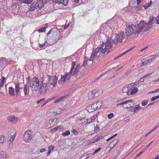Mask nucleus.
Instances as JSON below:
<instances>
[{"label":"nucleus","instance_id":"1","mask_svg":"<svg viewBox=\"0 0 159 159\" xmlns=\"http://www.w3.org/2000/svg\"><path fill=\"white\" fill-rule=\"evenodd\" d=\"M139 24L137 26L131 25L128 26L126 28V35L128 36H130L133 34L140 32L143 30V28L139 26Z\"/></svg>","mask_w":159,"mask_h":159},{"label":"nucleus","instance_id":"2","mask_svg":"<svg viewBox=\"0 0 159 159\" xmlns=\"http://www.w3.org/2000/svg\"><path fill=\"white\" fill-rule=\"evenodd\" d=\"M23 89L24 95L26 96L28 94L29 92L30 87L27 84L25 85L23 83H18L15 84L16 93L17 95H21V92L20 90Z\"/></svg>","mask_w":159,"mask_h":159},{"label":"nucleus","instance_id":"3","mask_svg":"<svg viewBox=\"0 0 159 159\" xmlns=\"http://www.w3.org/2000/svg\"><path fill=\"white\" fill-rule=\"evenodd\" d=\"M113 42L109 39H108L105 44H102L100 51L102 54H108L109 52L112 50L113 46Z\"/></svg>","mask_w":159,"mask_h":159},{"label":"nucleus","instance_id":"4","mask_svg":"<svg viewBox=\"0 0 159 159\" xmlns=\"http://www.w3.org/2000/svg\"><path fill=\"white\" fill-rule=\"evenodd\" d=\"M149 20L148 23L145 22L144 20H142L139 23V26L143 28L145 31L148 30L151 28V26L153 24L154 22V17L153 16H151L149 18Z\"/></svg>","mask_w":159,"mask_h":159},{"label":"nucleus","instance_id":"5","mask_svg":"<svg viewBox=\"0 0 159 159\" xmlns=\"http://www.w3.org/2000/svg\"><path fill=\"white\" fill-rule=\"evenodd\" d=\"M103 92V90L102 89H94L89 93L88 98L89 99H94L101 95Z\"/></svg>","mask_w":159,"mask_h":159},{"label":"nucleus","instance_id":"6","mask_svg":"<svg viewBox=\"0 0 159 159\" xmlns=\"http://www.w3.org/2000/svg\"><path fill=\"white\" fill-rule=\"evenodd\" d=\"M30 86L32 90L36 91L38 89L39 83L38 78L35 77L30 81Z\"/></svg>","mask_w":159,"mask_h":159},{"label":"nucleus","instance_id":"7","mask_svg":"<svg viewBox=\"0 0 159 159\" xmlns=\"http://www.w3.org/2000/svg\"><path fill=\"white\" fill-rule=\"evenodd\" d=\"M47 78L48 80V84L49 86L51 87V86L52 85V87H53L56 86L57 80V78L56 75L52 76L51 75H47Z\"/></svg>","mask_w":159,"mask_h":159},{"label":"nucleus","instance_id":"8","mask_svg":"<svg viewBox=\"0 0 159 159\" xmlns=\"http://www.w3.org/2000/svg\"><path fill=\"white\" fill-rule=\"evenodd\" d=\"M52 34L53 35V36L55 39V40L57 41L60 39V32L57 29H52L50 30L47 34L48 35L50 34Z\"/></svg>","mask_w":159,"mask_h":159},{"label":"nucleus","instance_id":"9","mask_svg":"<svg viewBox=\"0 0 159 159\" xmlns=\"http://www.w3.org/2000/svg\"><path fill=\"white\" fill-rule=\"evenodd\" d=\"M8 140L10 142V143H11L15 137V135L16 133V129L14 128H11V130L9 129H8Z\"/></svg>","mask_w":159,"mask_h":159},{"label":"nucleus","instance_id":"10","mask_svg":"<svg viewBox=\"0 0 159 159\" xmlns=\"http://www.w3.org/2000/svg\"><path fill=\"white\" fill-rule=\"evenodd\" d=\"M125 38V35L124 34V32H120L117 35L116 38L115 40H112L111 41L113 42V43H114L115 45H116L118 43L121 42L123 39Z\"/></svg>","mask_w":159,"mask_h":159},{"label":"nucleus","instance_id":"11","mask_svg":"<svg viewBox=\"0 0 159 159\" xmlns=\"http://www.w3.org/2000/svg\"><path fill=\"white\" fill-rule=\"evenodd\" d=\"M131 87L129 86V84L125 86L122 89V92L125 95V97L124 98H126L129 95V92L131 91Z\"/></svg>","mask_w":159,"mask_h":159},{"label":"nucleus","instance_id":"12","mask_svg":"<svg viewBox=\"0 0 159 159\" xmlns=\"http://www.w3.org/2000/svg\"><path fill=\"white\" fill-rule=\"evenodd\" d=\"M72 74L70 73V72L66 73L63 75H61L60 80L58 81V84L62 85L65 82L66 79H68L70 78V75Z\"/></svg>","mask_w":159,"mask_h":159},{"label":"nucleus","instance_id":"13","mask_svg":"<svg viewBox=\"0 0 159 159\" xmlns=\"http://www.w3.org/2000/svg\"><path fill=\"white\" fill-rule=\"evenodd\" d=\"M72 97L70 94H66L64 95L61 96V97H59L58 95H56L54 96L50 99H72Z\"/></svg>","mask_w":159,"mask_h":159},{"label":"nucleus","instance_id":"14","mask_svg":"<svg viewBox=\"0 0 159 159\" xmlns=\"http://www.w3.org/2000/svg\"><path fill=\"white\" fill-rule=\"evenodd\" d=\"M41 85H40L39 90L41 93H45L47 90V82H45V80L42 81Z\"/></svg>","mask_w":159,"mask_h":159},{"label":"nucleus","instance_id":"15","mask_svg":"<svg viewBox=\"0 0 159 159\" xmlns=\"http://www.w3.org/2000/svg\"><path fill=\"white\" fill-rule=\"evenodd\" d=\"M100 48H97L94 50H93L89 59V61H93L94 59L96 57L98 54L100 53Z\"/></svg>","mask_w":159,"mask_h":159},{"label":"nucleus","instance_id":"16","mask_svg":"<svg viewBox=\"0 0 159 159\" xmlns=\"http://www.w3.org/2000/svg\"><path fill=\"white\" fill-rule=\"evenodd\" d=\"M102 102L101 100H98L96 102H94L91 106V107L94 110H97V109L100 108L102 105Z\"/></svg>","mask_w":159,"mask_h":159},{"label":"nucleus","instance_id":"17","mask_svg":"<svg viewBox=\"0 0 159 159\" xmlns=\"http://www.w3.org/2000/svg\"><path fill=\"white\" fill-rule=\"evenodd\" d=\"M133 100H127L125 102H122L120 103H117V106H118L119 105H122L123 107L124 108H127V109L130 108V106L131 104H129V103H131L132 102Z\"/></svg>","mask_w":159,"mask_h":159},{"label":"nucleus","instance_id":"18","mask_svg":"<svg viewBox=\"0 0 159 159\" xmlns=\"http://www.w3.org/2000/svg\"><path fill=\"white\" fill-rule=\"evenodd\" d=\"M31 132L30 131H27L24 134L23 139L25 141H30L32 137L31 136Z\"/></svg>","mask_w":159,"mask_h":159},{"label":"nucleus","instance_id":"19","mask_svg":"<svg viewBox=\"0 0 159 159\" xmlns=\"http://www.w3.org/2000/svg\"><path fill=\"white\" fill-rule=\"evenodd\" d=\"M7 60L4 57H2L0 58V66L2 67L5 66L7 63Z\"/></svg>","mask_w":159,"mask_h":159},{"label":"nucleus","instance_id":"20","mask_svg":"<svg viewBox=\"0 0 159 159\" xmlns=\"http://www.w3.org/2000/svg\"><path fill=\"white\" fill-rule=\"evenodd\" d=\"M141 108V107L138 105H136L134 107H132V106H130V109L131 111H134V113L136 112L137 111H139Z\"/></svg>","mask_w":159,"mask_h":159},{"label":"nucleus","instance_id":"21","mask_svg":"<svg viewBox=\"0 0 159 159\" xmlns=\"http://www.w3.org/2000/svg\"><path fill=\"white\" fill-rule=\"evenodd\" d=\"M38 47L40 48H42L44 47L47 43V41L45 39H42L39 42Z\"/></svg>","mask_w":159,"mask_h":159},{"label":"nucleus","instance_id":"22","mask_svg":"<svg viewBox=\"0 0 159 159\" xmlns=\"http://www.w3.org/2000/svg\"><path fill=\"white\" fill-rule=\"evenodd\" d=\"M82 67V66L79 64H78L75 68L73 73L72 74V75L74 76H75L77 75V74L79 71L80 69Z\"/></svg>","mask_w":159,"mask_h":159},{"label":"nucleus","instance_id":"23","mask_svg":"<svg viewBox=\"0 0 159 159\" xmlns=\"http://www.w3.org/2000/svg\"><path fill=\"white\" fill-rule=\"evenodd\" d=\"M131 91V92H129V95H132L138 92V88L137 87L132 86Z\"/></svg>","mask_w":159,"mask_h":159},{"label":"nucleus","instance_id":"24","mask_svg":"<svg viewBox=\"0 0 159 159\" xmlns=\"http://www.w3.org/2000/svg\"><path fill=\"white\" fill-rule=\"evenodd\" d=\"M44 4L43 2V0L38 1L36 3V5L39 9H41L44 6Z\"/></svg>","mask_w":159,"mask_h":159},{"label":"nucleus","instance_id":"25","mask_svg":"<svg viewBox=\"0 0 159 159\" xmlns=\"http://www.w3.org/2000/svg\"><path fill=\"white\" fill-rule=\"evenodd\" d=\"M8 157L6 153L4 151L0 152V159H7Z\"/></svg>","mask_w":159,"mask_h":159},{"label":"nucleus","instance_id":"26","mask_svg":"<svg viewBox=\"0 0 159 159\" xmlns=\"http://www.w3.org/2000/svg\"><path fill=\"white\" fill-rule=\"evenodd\" d=\"M148 62H149V58L147 57L141 61L140 62V65L141 66H142L143 65L146 64Z\"/></svg>","mask_w":159,"mask_h":159},{"label":"nucleus","instance_id":"27","mask_svg":"<svg viewBox=\"0 0 159 159\" xmlns=\"http://www.w3.org/2000/svg\"><path fill=\"white\" fill-rule=\"evenodd\" d=\"M9 93L11 96L14 97L15 95L14 89L12 87L9 88Z\"/></svg>","mask_w":159,"mask_h":159},{"label":"nucleus","instance_id":"28","mask_svg":"<svg viewBox=\"0 0 159 159\" xmlns=\"http://www.w3.org/2000/svg\"><path fill=\"white\" fill-rule=\"evenodd\" d=\"M47 25L48 24H45L44 27H42L40 29H39L38 31L39 32V33H40L41 32H45L46 31V29L47 28Z\"/></svg>","mask_w":159,"mask_h":159},{"label":"nucleus","instance_id":"29","mask_svg":"<svg viewBox=\"0 0 159 159\" xmlns=\"http://www.w3.org/2000/svg\"><path fill=\"white\" fill-rule=\"evenodd\" d=\"M97 135L95 136L90 140V142L92 143H94L99 140Z\"/></svg>","mask_w":159,"mask_h":159},{"label":"nucleus","instance_id":"30","mask_svg":"<svg viewBox=\"0 0 159 159\" xmlns=\"http://www.w3.org/2000/svg\"><path fill=\"white\" fill-rule=\"evenodd\" d=\"M8 120L12 123H14L17 120L18 118L14 116H12L9 118Z\"/></svg>","mask_w":159,"mask_h":159},{"label":"nucleus","instance_id":"31","mask_svg":"<svg viewBox=\"0 0 159 159\" xmlns=\"http://www.w3.org/2000/svg\"><path fill=\"white\" fill-rule=\"evenodd\" d=\"M76 65V62L74 61L72 62V66L71 68L70 71V73L72 74L73 72V70L75 68V66Z\"/></svg>","mask_w":159,"mask_h":159},{"label":"nucleus","instance_id":"32","mask_svg":"<svg viewBox=\"0 0 159 159\" xmlns=\"http://www.w3.org/2000/svg\"><path fill=\"white\" fill-rule=\"evenodd\" d=\"M89 61V59L88 57H85L84 61L83 64L81 65V66L82 67H85L86 65H87V63L88 61Z\"/></svg>","mask_w":159,"mask_h":159},{"label":"nucleus","instance_id":"33","mask_svg":"<svg viewBox=\"0 0 159 159\" xmlns=\"http://www.w3.org/2000/svg\"><path fill=\"white\" fill-rule=\"evenodd\" d=\"M139 84V81H135L134 83H132L129 84V86H130L131 88L132 86L134 87V86Z\"/></svg>","mask_w":159,"mask_h":159},{"label":"nucleus","instance_id":"34","mask_svg":"<svg viewBox=\"0 0 159 159\" xmlns=\"http://www.w3.org/2000/svg\"><path fill=\"white\" fill-rule=\"evenodd\" d=\"M149 58V62H151L155 59L156 58V56L155 55H152V56L148 57Z\"/></svg>","mask_w":159,"mask_h":159},{"label":"nucleus","instance_id":"35","mask_svg":"<svg viewBox=\"0 0 159 159\" xmlns=\"http://www.w3.org/2000/svg\"><path fill=\"white\" fill-rule=\"evenodd\" d=\"M132 49V48H130L129 49L127 50V51H126L125 52L122 53L121 54V55H120V56H118V57L117 58L120 57H121V56H123V55H124V54H125L128 53V52H129L131 51Z\"/></svg>","mask_w":159,"mask_h":159},{"label":"nucleus","instance_id":"36","mask_svg":"<svg viewBox=\"0 0 159 159\" xmlns=\"http://www.w3.org/2000/svg\"><path fill=\"white\" fill-rule=\"evenodd\" d=\"M70 134V132L69 130H66L65 132H63L62 135L63 136H66Z\"/></svg>","mask_w":159,"mask_h":159},{"label":"nucleus","instance_id":"37","mask_svg":"<svg viewBox=\"0 0 159 159\" xmlns=\"http://www.w3.org/2000/svg\"><path fill=\"white\" fill-rule=\"evenodd\" d=\"M22 2L25 4H29L31 3L32 1V0H22Z\"/></svg>","mask_w":159,"mask_h":159},{"label":"nucleus","instance_id":"38","mask_svg":"<svg viewBox=\"0 0 159 159\" xmlns=\"http://www.w3.org/2000/svg\"><path fill=\"white\" fill-rule=\"evenodd\" d=\"M99 129L100 128L99 126L98 125H96L94 127V131L95 132H98L99 131Z\"/></svg>","mask_w":159,"mask_h":159},{"label":"nucleus","instance_id":"39","mask_svg":"<svg viewBox=\"0 0 159 159\" xmlns=\"http://www.w3.org/2000/svg\"><path fill=\"white\" fill-rule=\"evenodd\" d=\"M117 143V141L116 140H113L111 143L110 147L111 146V145L112 144H113V147H114L115 146V145H116V144Z\"/></svg>","mask_w":159,"mask_h":159},{"label":"nucleus","instance_id":"40","mask_svg":"<svg viewBox=\"0 0 159 159\" xmlns=\"http://www.w3.org/2000/svg\"><path fill=\"white\" fill-rule=\"evenodd\" d=\"M35 7H34V6L33 4H31L30 7L29 11H34L35 10Z\"/></svg>","mask_w":159,"mask_h":159},{"label":"nucleus","instance_id":"41","mask_svg":"<svg viewBox=\"0 0 159 159\" xmlns=\"http://www.w3.org/2000/svg\"><path fill=\"white\" fill-rule=\"evenodd\" d=\"M5 141V138L3 136L0 135V143H2Z\"/></svg>","mask_w":159,"mask_h":159},{"label":"nucleus","instance_id":"42","mask_svg":"<svg viewBox=\"0 0 159 159\" xmlns=\"http://www.w3.org/2000/svg\"><path fill=\"white\" fill-rule=\"evenodd\" d=\"M52 0V2L54 3H58V4H60L61 3V0Z\"/></svg>","mask_w":159,"mask_h":159},{"label":"nucleus","instance_id":"43","mask_svg":"<svg viewBox=\"0 0 159 159\" xmlns=\"http://www.w3.org/2000/svg\"><path fill=\"white\" fill-rule=\"evenodd\" d=\"M114 114L112 113H110L108 114L107 116L108 118L110 119L113 116Z\"/></svg>","mask_w":159,"mask_h":159},{"label":"nucleus","instance_id":"44","mask_svg":"<svg viewBox=\"0 0 159 159\" xmlns=\"http://www.w3.org/2000/svg\"><path fill=\"white\" fill-rule=\"evenodd\" d=\"M68 2V0H63V4L66 6L67 5Z\"/></svg>","mask_w":159,"mask_h":159},{"label":"nucleus","instance_id":"45","mask_svg":"<svg viewBox=\"0 0 159 159\" xmlns=\"http://www.w3.org/2000/svg\"><path fill=\"white\" fill-rule=\"evenodd\" d=\"M54 147L53 146L50 145L48 147V148L49 150L51 151V150H53V149H54Z\"/></svg>","mask_w":159,"mask_h":159},{"label":"nucleus","instance_id":"46","mask_svg":"<svg viewBox=\"0 0 159 159\" xmlns=\"http://www.w3.org/2000/svg\"><path fill=\"white\" fill-rule=\"evenodd\" d=\"M72 132L73 133V134H75V135L77 134L78 133V131L75 129H74L73 130Z\"/></svg>","mask_w":159,"mask_h":159},{"label":"nucleus","instance_id":"47","mask_svg":"<svg viewBox=\"0 0 159 159\" xmlns=\"http://www.w3.org/2000/svg\"><path fill=\"white\" fill-rule=\"evenodd\" d=\"M147 103H148L147 100H146L145 101L143 102H142V105L144 106L146 105Z\"/></svg>","mask_w":159,"mask_h":159},{"label":"nucleus","instance_id":"48","mask_svg":"<svg viewBox=\"0 0 159 159\" xmlns=\"http://www.w3.org/2000/svg\"><path fill=\"white\" fill-rule=\"evenodd\" d=\"M101 149V148H98V149H96L95 150L93 154H94L95 153H96L98 152Z\"/></svg>","mask_w":159,"mask_h":159},{"label":"nucleus","instance_id":"49","mask_svg":"<svg viewBox=\"0 0 159 159\" xmlns=\"http://www.w3.org/2000/svg\"><path fill=\"white\" fill-rule=\"evenodd\" d=\"M99 140L103 138V136L102 135H97Z\"/></svg>","mask_w":159,"mask_h":159},{"label":"nucleus","instance_id":"50","mask_svg":"<svg viewBox=\"0 0 159 159\" xmlns=\"http://www.w3.org/2000/svg\"><path fill=\"white\" fill-rule=\"evenodd\" d=\"M86 120V119L84 118L81 119L80 120V123H84V122Z\"/></svg>","mask_w":159,"mask_h":159},{"label":"nucleus","instance_id":"51","mask_svg":"<svg viewBox=\"0 0 159 159\" xmlns=\"http://www.w3.org/2000/svg\"><path fill=\"white\" fill-rule=\"evenodd\" d=\"M51 0H43V2L44 4H47L48 2L51 1Z\"/></svg>","mask_w":159,"mask_h":159},{"label":"nucleus","instance_id":"52","mask_svg":"<svg viewBox=\"0 0 159 159\" xmlns=\"http://www.w3.org/2000/svg\"><path fill=\"white\" fill-rule=\"evenodd\" d=\"M159 98V95H157V96H154L151 99H157Z\"/></svg>","mask_w":159,"mask_h":159},{"label":"nucleus","instance_id":"53","mask_svg":"<svg viewBox=\"0 0 159 159\" xmlns=\"http://www.w3.org/2000/svg\"><path fill=\"white\" fill-rule=\"evenodd\" d=\"M5 79V78L3 76L2 77V84L3 85L4 80Z\"/></svg>","mask_w":159,"mask_h":159},{"label":"nucleus","instance_id":"54","mask_svg":"<svg viewBox=\"0 0 159 159\" xmlns=\"http://www.w3.org/2000/svg\"><path fill=\"white\" fill-rule=\"evenodd\" d=\"M86 121H87V123H90L91 121H92V119H91V118L89 119H86Z\"/></svg>","mask_w":159,"mask_h":159},{"label":"nucleus","instance_id":"55","mask_svg":"<svg viewBox=\"0 0 159 159\" xmlns=\"http://www.w3.org/2000/svg\"><path fill=\"white\" fill-rule=\"evenodd\" d=\"M96 116H97L96 115L93 116L91 117V119H92V120H95V119H96Z\"/></svg>","mask_w":159,"mask_h":159},{"label":"nucleus","instance_id":"56","mask_svg":"<svg viewBox=\"0 0 159 159\" xmlns=\"http://www.w3.org/2000/svg\"><path fill=\"white\" fill-rule=\"evenodd\" d=\"M143 0H137L138 5H139L140 3H141L143 1Z\"/></svg>","mask_w":159,"mask_h":159},{"label":"nucleus","instance_id":"57","mask_svg":"<svg viewBox=\"0 0 159 159\" xmlns=\"http://www.w3.org/2000/svg\"><path fill=\"white\" fill-rule=\"evenodd\" d=\"M57 128L55 127L54 128L52 129H51V130L52 132H55V131H57Z\"/></svg>","mask_w":159,"mask_h":159},{"label":"nucleus","instance_id":"58","mask_svg":"<svg viewBox=\"0 0 159 159\" xmlns=\"http://www.w3.org/2000/svg\"><path fill=\"white\" fill-rule=\"evenodd\" d=\"M155 19L156 20V23L159 25V19L156 18Z\"/></svg>","mask_w":159,"mask_h":159},{"label":"nucleus","instance_id":"59","mask_svg":"<svg viewBox=\"0 0 159 159\" xmlns=\"http://www.w3.org/2000/svg\"><path fill=\"white\" fill-rule=\"evenodd\" d=\"M43 100H39V101H38V102H37V104H39L40 103H43Z\"/></svg>","mask_w":159,"mask_h":159},{"label":"nucleus","instance_id":"60","mask_svg":"<svg viewBox=\"0 0 159 159\" xmlns=\"http://www.w3.org/2000/svg\"><path fill=\"white\" fill-rule=\"evenodd\" d=\"M46 150V149L45 148L41 149L40 150V152H43V151H45Z\"/></svg>","mask_w":159,"mask_h":159},{"label":"nucleus","instance_id":"61","mask_svg":"<svg viewBox=\"0 0 159 159\" xmlns=\"http://www.w3.org/2000/svg\"><path fill=\"white\" fill-rule=\"evenodd\" d=\"M150 74H151V73H150V74H148L147 75H146L144 76H143L140 79V80H141V79H143V78H144L145 77H146L147 76H148V75Z\"/></svg>","mask_w":159,"mask_h":159},{"label":"nucleus","instance_id":"62","mask_svg":"<svg viewBox=\"0 0 159 159\" xmlns=\"http://www.w3.org/2000/svg\"><path fill=\"white\" fill-rule=\"evenodd\" d=\"M144 149L143 150V151L140 152L138 155L137 156V157H138L143 152H144Z\"/></svg>","mask_w":159,"mask_h":159},{"label":"nucleus","instance_id":"63","mask_svg":"<svg viewBox=\"0 0 159 159\" xmlns=\"http://www.w3.org/2000/svg\"><path fill=\"white\" fill-rule=\"evenodd\" d=\"M61 100H56L55 102H54L55 103H59L61 102Z\"/></svg>","mask_w":159,"mask_h":159},{"label":"nucleus","instance_id":"64","mask_svg":"<svg viewBox=\"0 0 159 159\" xmlns=\"http://www.w3.org/2000/svg\"><path fill=\"white\" fill-rule=\"evenodd\" d=\"M51 151L49 150L48 151V152L47 153V155L48 156L49 155H50V154L51 153Z\"/></svg>","mask_w":159,"mask_h":159}]
</instances>
